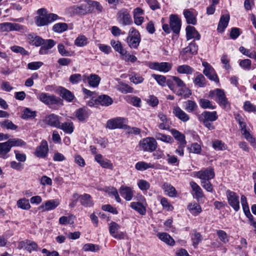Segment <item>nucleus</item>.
I'll return each mask as SVG.
<instances>
[{
	"instance_id": "1",
	"label": "nucleus",
	"mask_w": 256,
	"mask_h": 256,
	"mask_svg": "<svg viewBox=\"0 0 256 256\" xmlns=\"http://www.w3.org/2000/svg\"><path fill=\"white\" fill-rule=\"evenodd\" d=\"M208 96L210 98L214 99L223 108H230V104L226 97L224 92L222 90L216 88L214 90H210Z\"/></svg>"
},
{
	"instance_id": "2",
	"label": "nucleus",
	"mask_w": 256,
	"mask_h": 256,
	"mask_svg": "<svg viewBox=\"0 0 256 256\" xmlns=\"http://www.w3.org/2000/svg\"><path fill=\"white\" fill-rule=\"evenodd\" d=\"M140 35L138 31L134 28H131L126 38L128 46L130 48H136L140 44Z\"/></svg>"
},
{
	"instance_id": "3",
	"label": "nucleus",
	"mask_w": 256,
	"mask_h": 256,
	"mask_svg": "<svg viewBox=\"0 0 256 256\" xmlns=\"http://www.w3.org/2000/svg\"><path fill=\"white\" fill-rule=\"evenodd\" d=\"M139 146L144 152H152L157 148V142L154 138L148 137L140 140Z\"/></svg>"
},
{
	"instance_id": "4",
	"label": "nucleus",
	"mask_w": 256,
	"mask_h": 256,
	"mask_svg": "<svg viewBox=\"0 0 256 256\" xmlns=\"http://www.w3.org/2000/svg\"><path fill=\"white\" fill-rule=\"evenodd\" d=\"M38 98L40 101L47 105L62 104V102L59 97L46 92L40 93Z\"/></svg>"
},
{
	"instance_id": "5",
	"label": "nucleus",
	"mask_w": 256,
	"mask_h": 256,
	"mask_svg": "<svg viewBox=\"0 0 256 256\" xmlns=\"http://www.w3.org/2000/svg\"><path fill=\"white\" fill-rule=\"evenodd\" d=\"M226 196L228 204L235 211L238 212L240 208L239 196L236 192L230 190H226Z\"/></svg>"
},
{
	"instance_id": "6",
	"label": "nucleus",
	"mask_w": 256,
	"mask_h": 256,
	"mask_svg": "<svg viewBox=\"0 0 256 256\" xmlns=\"http://www.w3.org/2000/svg\"><path fill=\"white\" fill-rule=\"evenodd\" d=\"M120 226L116 222H112L109 224V232L110 234L117 240H123L125 238L126 234L122 232H119Z\"/></svg>"
},
{
	"instance_id": "7",
	"label": "nucleus",
	"mask_w": 256,
	"mask_h": 256,
	"mask_svg": "<svg viewBox=\"0 0 256 256\" xmlns=\"http://www.w3.org/2000/svg\"><path fill=\"white\" fill-rule=\"evenodd\" d=\"M236 122L238 123L242 132V135L244 136L245 138L250 143L253 144L254 142V138L250 134V132L246 129V123L244 119L239 114H236L235 116Z\"/></svg>"
},
{
	"instance_id": "8",
	"label": "nucleus",
	"mask_w": 256,
	"mask_h": 256,
	"mask_svg": "<svg viewBox=\"0 0 256 256\" xmlns=\"http://www.w3.org/2000/svg\"><path fill=\"white\" fill-rule=\"evenodd\" d=\"M126 123V120L123 118H116L108 120L106 128L114 130L116 128H124Z\"/></svg>"
},
{
	"instance_id": "9",
	"label": "nucleus",
	"mask_w": 256,
	"mask_h": 256,
	"mask_svg": "<svg viewBox=\"0 0 256 256\" xmlns=\"http://www.w3.org/2000/svg\"><path fill=\"white\" fill-rule=\"evenodd\" d=\"M202 65L204 67V69L203 70L204 74L210 80H213L216 83H218L219 80L214 68L206 62H202Z\"/></svg>"
},
{
	"instance_id": "10",
	"label": "nucleus",
	"mask_w": 256,
	"mask_h": 256,
	"mask_svg": "<svg viewBox=\"0 0 256 256\" xmlns=\"http://www.w3.org/2000/svg\"><path fill=\"white\" fill-rule=\"evenodd\" d=\"M118 20L123 26L130 25L132 24L131 16L127 9L122 8L118 12Z\"/></svg>"
},
{
	"instance_id": "11",
	"label": "nucleus",
	"mask_w": 256,
	"mask_h": 256,
	"mask_svg": "<svg viewBox=\"0 0 256 256\" xmlns=\"http://www.w3.org/2000/svg\"><path fill=\"white\" fill-rule=\"evenodd\" d=\"M24 30V26L20 24L12 22H3L0 24V32L20 31Z\"/></svg>"
},
{
	"instance_id": "12",
	"label": "nucleus",
	"mask_w": 256,
	"mask_h": 256,
	"mask_svg": "<svg viewBox=\"0 0 256 256\" xmlns=\"http://www.w3.org/2000/svg\"><path fill=\"white\" fill-rule=\"evenodd\" d=\"M139 200V202H131L130 206L140 214L144 215L146 213V209L144 206V204L146 203V200L143 196L140 195Z\"/></svg>"
},
{
	"instance_id": "13",
	"label": "nucleus",
	"mask_w": 256,
	"mask_h": 256,
	"mask_svg": "<svg viewBox=\"0 0 256 256\" xmlns=\"http://www.w3.org/2000/svg\"><path fill=\"white\" fill-rule=\"evenodd\" d=\"M172 64L168 62H152L150 64V69L156 70L164 72H169L172 68Z\"/></svg>"
},
{
	"instance_id": "14",
	"label": "nucleus",
	"mask_w": 256,
	"mask_h": 256,
	"mask_svg": "<svg viewBox=\"0 0 256 256\" xmlns=\"http://www.w3.org/2000/svg\"><path fill=\"white\" fill-rule=\"evenodd\" d=\"M215 174L214 170L212 168H208L204 170H200L196 172V176L202 180H210L214 178Z\"/></svg>"
},
{
	"instance_id": "15",
	"label": "nucleus",
	"mask_w": 256,
	"mask_h": 256,
	"mask_svg": "<svg viewBox=\"0 0 256 256\" xmlns=\"http://www.w3.org/2000/svg\"><path fill=\"white\" fill-rule=\"evenodd\" d=\"M218 118L217 112L216 111H204L198 116L200 122H214Z\"/></svg>"
},
{
	"instance_id": "16",
	"label": "nucleus",
	"mask_w": 256,
	"mask_h": 256,
	"mask_svg": "<svg viewBox=\"0 0 256 256\" xmlns=\"http://www.w3.org/2000/svg\"><path fill=\"white\" fill-rule=\"evenodd\" d=\"M60 200L58 199L48 200L43 203L39 209L42 211H49L56 208L60 204Z\"/></svg>"
},
{
	"instance_id": "17",
	"label": "nucleus",
	"mask_w": 256,
	"mask_h": 256,
	"mask_svg": "<svg viewBox=\"0 0 256 256\" xmlns=\"http://www.w3.org/2000/svg\"><path fill=\"white\" fill-rule=\"evenodd\" d=\"M144 14V10L140 8H136L133 11V17L134 22L138 26L141 25L144 22L143 15Z\"/></svg>"
},
{
	"instance_id": "18",
	"label": "nucleus",
	"mask_w": 256,
	"mask_h": 256,
	"mask_svg": "<svg viewBox=\"0 0 256 256\" xmlns=\"http://www.w3.org/2000/svg\"><path fill=\"white\" fill-rule=\"evenodd\" d=\"M121 196L127 201L132 200L134 196V191L132 188L122 186L119 190Z\"/></svg>"
},
{
	"instance_id": "19",
	"label": "nucleus",
	"mask_w": 256,
	"mask_h": 256,
	"mask_svg": "<svg viewBox=\"0 0 256 256\" xmlns=\"http://www.w3.org/2000/svg\"><path fill=\"white\" fill-rule=\"evenodd\" d=\"M44 122L51 126L60 128V118L55 114H50L46 116Z\"/></svg>"
},
{
	"instance_id": "20",
	"label": "nucleus",
	"mask_w": 256,
	"mask_h": 256,
	"mask_svg": "<svg viewBox=\"0 0 256 256\" xmlns=\"http://www.w3.org/2000/svg\"><path fill=\"white\" fill-rule=\"evenodd\" d=\"M174 114L183 122H186L190 120L189 116L180 107L176 106L172 108Z\"/></svg>"
},
{
	"instance_id": "21",
	"label": "nucleus",
	"mask_w": 256,
	"mask_h": 256,
	"mask_svg": "<svg viewBox=\"0 0 256 256\" xmlns=\"http://www.w3.org/2000/svg\"><path fill=\"white\" fill-rule=\"evenodd\" d=\"M170 26L173 32L178 34L180 29V20L177 16L171 14L170 16Z\"/></svg>"
},
{
	"instance_id": "22",
	"label": "nucleus",
	"mask_w": 256,
	"mask_h": 256,
	"mask_svg": "<svg viewBox=\"0 0 256 256\" xmlns=\"http://www.w3.org/2000/svg\"><path fill=\"white\" fill-rule=\"evenodd\" d=\"M94 159L102 168L110 170L113 169V164L111 162L108 160L104 159L102 154H96Z\"/></svg>"
},
{
	"instance_id": "23",
	"label": "nucleus",
	"mask_w": 256,
	"mask_h": 256,
	"mask_svg": "<svg viewBox=\"0 0 256 256\" xmlns=\"http://www.w3.org/2000/svg\"><path fill=\"white\" fill-rule=\"evenodd\" d=\"M86 79L88 80L89 85L94 88L98 86L100 80V78L96 74H91L88 77L86 76H84L82 78L83 81L85 82Z\"/></svg>"
},
{
	"instance_id": "24",
	"label": "nucleus",
	"mask_w": 256,
	"mask_h": 256,
	"mask_svg": "<svg viewBox=\"0 0 256 256\" xmlns=\"http://www.w3.org/2000/svg\"><path fill=\"white\" fill-rule=\"evenodd\" d=\"M230 18L229 14H224L221 16L217 28L219 32H222L224 30L228 25Z\"/></svg>"
},
{
	"instance_id": "25",
	"label": "nucleus",
	"mask_w": 256,
	"mask_h": 256,
	"mask_svg": "<svg viewBox=\"0 0 256 256\" xmlns=\"http://www.w3.org/2000/svg\"><path fill=\"white\" fill-rule=\"evenodd\" d=\"M48 150V145L46 141L42 140L40 145L36 148V155L38 157L44 158L47 154Z\"/></svg>"
},
{
	"instance_id": "26",
	"label": "nucleus",
	"mask_w": 256,
	"mask_h": 256,
	"mask_svg": "<svg viewBox=\"0 0 256 256\" xmlns=\"http://www.w3.org/2000/svg\"><path fill=\"white\" fill-rule=\"evenodd\" d=\"M186 38L188 40L194 38L197 40H199L200 38V34L196 31V28L192 26H188L186 28Z\"/></svg>"
},
{
	"instance_id": "27",
	"label": "nucleus",
	"mask_w": 256,
	"mask_h": 256,
	"mask_svg": "<svg viewBox=\"0 0 256 256\" xmlns=\"http://www.w3.org/2000/svg\"><path fill=\"white\" fill-rule=\"evenodd\" d=\"M162 188L169 196L176 197V196L177 192L176 188L170 184L164 182Z\"/></svg>"
},
{
	"instance_id": "28",
	"label": "nucleus",
	"mask_w": 256,
	"mask_h": 256,
	"mask_svg": "<svg viewBox=\"0 0 256 256\" xmlns=\"http://www.w3.org/2000/svg\"><path fill=\"white\" fill-rule=\"evenodd\" d=\"M158 118L160 120V122L158 124V128L160 130H168L169 128V120L166 115L163 113H160L158 114Z\"/></svg>"
},
{
	"instance_id": "29",
	"label": "nucleus",
	"mask_w": 256,
	"mask_h": 256,
	"mask_svg": "<svg viewBox=\"0 0 256 256\" xmlns=\"http://www.w3.org/2000/svg\"><path fill=\"white\" fill-rule=\"evenodd\" d=\"M158 238L162 242L170 246H174L175 242L174 240L170 234L166 232L158 233L157 234Z\"/></svg>"
},
{
	"instance_id": "30",
	"label": "nucleus",
	"mask_w": 256,
	"mask_h": 256,
	"mask_svg": "<svg viewBox=\"0 0 256 256\" xmlns=\"http://www.w3.org/2000/svg\"><path fill=\"white\" fill-rule=\"evenodd\" d=\"M80 202L84 206L90 207L93 205L91 196L87 194L80 195Z\"/></svg>"
},
{
	"instance_id": "31",
	"label": "nucleus",
	"mask_w": 256,
	"mask_h": 256,
	"mask_svg": "<svg viewBox=\"0 0 256 256\" xmlns=\"http://www.w3.org/2000/svg\"><path fill=\"white\" fill-rule=\"evenodd\" d=\"M170 132L174 138L180 142V144H186V142L184 134L175 129H172Z\"/></svg>"
},
{
	"instance_id": "32",
	"label": "nucleus",
	"mask_w": 256,
	"mask_h": 256,
	"mask_svg": "<svg viewBox=\"0 0 256 256\" xmlns=\"http://www.w3.org/2000/svg\"><path fill=\"white\" fill-rule=\"evenodd\" d=\"M198 50V48L196 44L194 42H192L188 46L182 50L180 53V55L183 56L188 52L194 54H196Z\"/></svg>"
},
{
	"instance_id": "33",
	"label": "nucleus",
	"mask_w": 256,
	"mask_h": 256,
	"mask_svg": "<svg viewBox=\"0 0 256 256\" xmlns=\"http://www.w3.org/2000/svg\"><path fill=\"white\" fill-rule=\"evenodd\" d=\"M111 46L117 52H118L120 55L124 54V53L126 54V50L124 48L121 42L118 40H112L110 42Z\"/></svg>"
},
{
	"instance_id": "34",
	"label": "nucleus",
	"mask_w": 256,
	"mask_h": 256,
	"mask_svg": "<svg viewBox=\"0 0 256 256\" xmlns=\"http://www.w3.org/2000/svg\"><path fill=\"white\" fill-rule=\"evenodd\" d=\"M184 15L188 24H195L196 23V18L193 12L189 10H185L184 12Z\"/></svg>"
},
{
	"instance_id": "35",
	"label": "nucleus",
	"mask_w": 256,
	"mask_h": 256,
	"mask_svg": "<svg viewBox=\"0 0 256 256\" xmlns=\"http://www.w3.org/2000/svg\"><path fill=\"white\" fill-rule=\"evenodd\" d=\"M60 95L63 98L68 102H72L74 98L73 94L64 88H60Z\"/></svg>"
},
{
	"instance_id": "36",
	"label": "nucleus",
	"mask_w": 256,
	"mask_h": 256,
	"mask_svg": "<svg viewBox=\"0 0 256 256\" xmlns=\"http://www.w3.org/2000/svg\"><path fill=\"white\" fill-rule=\"evenodd\" d=\"M188 209L192 214L194 216L198 215L202 212L201 206L196 202L190 204L188 206Z\"/></svg>"
},
{
	"instance_id": "37",
	"label": "nucleus",
	"mask_w": 256,
	"mask_h": 256,
	"mask_svg": "<svg viewBox=\"0 0 256 256\" xmlns=\"http://www.w3.org/2000/svg\"><path fill=\"white\" fill-rule=\"evenodd\" d=\"M10 150V146L8 141L0 143V157L5 158L6 154Z\"/></svg>"
},
{
	"instance_id": "38",
	"label": "nucleus",
	"mask_w": 256,
	"mask_h": 256,
	"mask_svg": "<svg viewBox=\"0 0 256 256\" xmlns=\"http://www.w3.org/2000/svg\"><path fill=\"white\" fill-rule=\"evenodd\" d=\"M29 43L36 46H38L42 44L44 40L40 36H34L32 34H29L28 36Z\"/></svg>"
},
{
	"instance_id": "39",
	"label": "nucleus",
	"mask_w": 256,
	"mask_h": 256,
	"mask_svg": "<svg viewBox=\"0 0 256 256\" xmlns=\"http://www.w3.org/2000/svg\"><path fill=\"white\" fill-rule=\"evenodd\" d=\"M98 100L102 106H108L112 104L113 102L112 98L106 95L99 96Z\"/></svg>"
},
{
	"instance_id": "40",
	"label": "nucleus",
	"mask_w": 256,
	"mask_h": 256,
	"mask_svg": "<svg viewBox=\"0 0 256 256\" xmlns=\"http://www.w3.org/2000/svg\"><path fill=\"white\" fill-rule=\"evenodd\" d=\"M155 137L158 140L166 143H172L173 142V139L170 136L166 135L160 132H156Z\"/></svg>"
},
{
	"instance_id": "41",
	"label": "nucleus",
	"mask_w": 256,
	"mask_h": 256,
	"mask_svg": "<svg viewBox=\"0 0 256 256\" xmlns=\"http://www.w3.org/2000/svg\"><path fill=\"white\" fill-rule=\"evenodd\" d=\"M194 71L192 68L186 64L180 66L177 68V72L180 74H192Z\"/></svg>"
},
{
	"instance_id": "42",
	"label": "nucleus",
	"mask_w": 256,
	"mask_h": 256,
	"mask_svg": "<svg viewBox=\"0 0 256 256\" xmlns=\"http://www.w3.org/2000/svg\"><path fill=\"white\" fill-rule=\"evenodd\" d=\"M196 102L192 100H188L184 102V109L188 112H191L196 110L197 108Z\"/></svg>"
},
{
	"instance_id": "43",
	"label": "nucleus",
	"mask_w": 256,
	"mask_h": 256,
	"mask_svg": "<svg viewBox=\"0 0 256 256\" xmlns=\"http://www.w3.org/2000/svg\"><path fill=\"white\" fill-rule=\"evenodd\" d=\"M84 6L88 8V12L92 10L91 9L92 7L95 8L99 12H102V6L98 2L96 1H90L86 5Z\"/></svg>"
},
{
	"instance_id": "44",
	"label": "nucleus",
	"mask_w": 256,
	"mask_h": 256,
	"mask_svg": "<svg viewBox=\"0 0 256 256\" xmlns=\"http://www.w3.org/2000/svg\"><path fill=\"white\" fill-rule=\"evenodd\" d=\"M136 168L138 170H144L149 168H154V165L150 163H146L144 162H139L136 164Z\"/></svg>"
},
{
	"instance_id": "45",
	"label": "nucleus",
	"mask_w": 256,
	"mask_h": 256,
	"mask_svg": "<svg viewBox=\"0 0 256 256\" xmlns=\"http://www.w3.org/2000/svg\"><path fill=\"white\" fill-rule=\"evenodd\" d=\"M194 84L199 87H204L206 84L204 76L202 74H198L194 80Z\"/></svg>"
},
{
	"instance_id": "46",
	"label": "nucleus",
	"mask_w": 256,
	"mask_h": 256,
	"mask_svg": "<svg viewBox=\"0 0 256 256\" xmlns=\"http://www.w3.org/2000/svg\"><path fill=\"white\" fill-rule=\"evenodd\" d=\"M68 24L66 23H58L54 25L52 30L58 33H61L68 29Z\"/></svg>"
},
{
	"instance_id": "47",
	"label": "nucleus",
	"mask_w": 256,
	"mask_h": 256,
	"mask_svg": "<svg viewBox=\"0 0 256 256\" xmlns=\"http://www.w3.org/2000/svg\"><path fill=\"white\" fill-rule=\"evenodd\" d=\"M60 129L62 130L65 132L72 134L74 131V126L72 122H66L60 124Z\"/></svg>"
},
{
	"instance_id": "48",
	"label": "nucleus",
	"mask_w": 256,
	"mask_h": 256,
	"mask_svg": "<svg viewBox=\"0 0 256 256\" xmlns=\"http://www.w3.org/2000/svg\"><path fill=\"white\" fill-rule=\"evenodd\" d=\"M8 142L10 146V148L12 146H22L26 145V142L20 138H12L9 139Z\"/></svg>"
},
{
	"instance_id": "49",
	"label": "nucleus",
	"mask_w": 256,
	"mask_h": 256,
	"mask_svg": "<svg viewBox=\"0 0 256 256\" xmlns=\"http://www.w3.org/2000/svg\"><path fill=\"white\" fill-rule=\"evenodd\" d=\"M199 104L201 108L204 109L210 108L214 110L216 106H213L208 100L204 98H200L199 100Z\"/></svg>"
},
{
	"instance_id": "50",
	"label": "nucleus",
	"mask_w": 256,
	"mask_h": 256,
	"mask_svg": "<svg viewBox=\"0 0 256 256\" xmlns=\"http://www.w3.org/2000/svg\"><path fill=\"white\" fill-rule=\"evenodd\" d=\"M118 89L124 94L132 93L133 92V88L132 87L122 82L119 83L118 86Z\"/></svg>"
},
{
	"instance_id": "51",
	"label": "nucleus",
	"mask_w": 256,
	"mask_h": 256,
	"mask_svg": "<svg viewBox=\"0 0 256 256\" xmlns=\"http://www.w3.org/2000/svg\"><path fill=\"white\" fill-rule=\"evenodd\" d=\"M202 240V236L200 233L195 231L194 233L192 234V246L195 248H197L198 245L201 242Z\"/></svg>"
},
{
	"instance_id": "52",
	"label": "nucleus",
	"mask_w": 256,
	"mask_h": 256,
	"mask_svg": "<svg viewBox=\"0 0 256 256\" xmlns=\"http://www.w3.org/2000/svg\"><path fill=\"white\" fill-rule=\"evenodd\" d=\"M17 206L19 208L23 210H28L30 208L29 201L26 198H22L18 200L17 202Z\"/></svg>"
},
{
	"instance_id": "53",
	"label": "nucleus",
	"mask_w": 256,
	"mask_h": 256,
	"mask_svg": "<svg viewBox=\"0 0 256 256\" xmlns=\"http://www.w3.org/2000/svg\"><path fill=\"white\" fill-rule=\"evenodd\" d=\"M152 76L156 81L159 85L162 86H166V76L156 74H152Z\"/></svg>"
},
{
	"instance_id": "54",
	"label": "nucleus",
	"mask_w": 256,
	"mask_h": 256,
	"mask_svg": "<svg viewBox=\"0 0 256 256\" xmlns=\"http://www.w3.org/2000/svg\"><path fill=\"white\" fill-rule=\"evenodd\" d=\"M124 129L127 134H130L138 135L140 134L141 132V130L139 128L136 127H130L128 126H127L126 124Z\"/></svg>"
},
{
	"instance_id": "55",
	"label": "nucleus",
	"mask_w": 256,
	"mask_h": 256,
	"mask_svg": "<svg viewBox=\"0 0 256 256\" xmlns=\"http://www.w3.org/2000/svg\"><path fill=\"white\" fill-rule=\"evenodd\" d=\"M74 216L72 215L68 216H62L59 219V222L61 224H72L74 223Z\"/></svg>"
},
{
	"instance_id": "56",
	"label": "nucleus",
	"mask_w": 256,
	"mask_h": 256,
	"mask_svg": "<svg viewBox=\"0 0 256 256\" xmlns=\"http://www.w3.org/2000/svg\"><path fill=\"white\" fill-rule=\"evenodd\" d=\"M76 116L80 121H83L86 120L88 116L87 112L86 109H78L76 112Z\"/></svg>"
},
{
	"instance_id": "57",
	"label": "nucleus",
	"mask_w": 256,
	"mask_h": 256,
	"mask_svg": "<svg viewBox=\"0 0 256 256\" xmlns=\"http://www.w3.org/2000/svg\"><path fill=\"white\" fill-rule=\"evenodd\" d=\"M0 126L2 128H4L7 129L15 130L17 128V126L14 124L12 121L8 120H4L0 123Z\"/></svg>"
},
{
	"instance_id": "58",
	"label": "nucleus",
	"mask_w": 256,
	"mask_h": 256,
	"mask_svg": "<svg viewBox=\"0 0 256 256\" xmlns=\"http://www.w3.org/2000/svg\"><path fill=\"white\" fill-rule=\"evenodd\" d=\"M34 19L36 24L38 26H42L48 24L46 16H38L35 17Z\"/></svg>"
},
{
	"instance_id": "59",
	"label": "nucleus",
	"mask_w": 256,
	"mask_h": 256,
	"mask_svg": "<svg viewBox=\"0 0 256 256\" xmlns=\"http://www.w3.org/2000/svg\"><path fill=\"white\" fill-rule=\"evenodd\" d=\"M212 147L216 150H226V146L222 141L215 140L213 142Z\"/></svg>"
},
{
	"instance_id": "60",
	"label": "nucleus",
	"mask_w": 256,
	"mask_h": 256,
	"mask_svg": "<svg viewBox=\"0 0 256 256\" xmlns=\"http://www.w3.org/2000/svg\"><path fill=\"white\" fill-rule=\"evenodd\" d=\"M137 184L139 188L142 191H146L150 188V184L146 180H139Z\"/></svg>"
},
{
	"instance_id": "61",
	"label": "nucleus",
	"mask_w": 256,
	"mask_h": 256,
	"mask_svg": "<svg viewBox=\"0 0 256 256\" xmlns=\"http://www.w3.org/2000/svg\"><path fill=\"white\" fill-rule=\"evenodd\" d=\"M88 43L87 38L84 36H78L74 42V44L78 46H84Z\"/></svg>"
},
{
	"instance_id": "62",
	"label": "nucleus",
	"mask_w": 256,
	"mask_h": 256,
	"mask_svg": "<svg viewBox=\"0 0 256 256\" xmlns=\"http://www.w3.org/2000/svg\"><path fill=\"white\" fill-rule=\"evenodd\" d=\"M26 242H27L26 250L28 252H31L32 251L38 250V246L34 242L26 240Z\"/></svg>"
},
{
	"instance_id": "63",
	"label": "nucleus",
	"mask_w": 256,
	"mask_h": 256,
	"mask_svg": "<svg viewBox=\"0 0 256 256\" xmlns=\"http://www.w3.org/2000/svg\"><path fill=\"white\" fill-rule=\"evenodd\" d=\"M83 250L85 252H96L98 251L100 248L98 246L92 244H86L83 246Z\"/></svg>"
},
{
	"instance_id": "64",
	"label": "nucleus",
	"mask_w": 256,
	"mask_h": 256,
	"mask_svg": "<svg viewBox=\"0 0 256 256\" xmlns=\"http://www.w3.org/2000/svg\"><path fill=\"white\" fill-rule=\"evenodd\" d=\"M10 50L14 52L20 53L23 56H26L28 54V52L25 50L22 47L14 46L10 48Z\"/></svg>"
}]
</instances>
